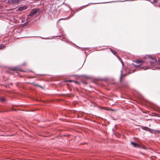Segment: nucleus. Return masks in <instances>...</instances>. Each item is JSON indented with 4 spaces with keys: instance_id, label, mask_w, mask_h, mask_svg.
I'll use <instances>...</instances> for the list:
<instances>
[{
    "instance_id": "f257e3e1",
    "label": "nucleus",
    "mask_w": 160,
    "mask_h": 160,
    "mask_svg": "<svg viewBox=\"0 0 160 160\" xmlns=\"http://www.w3.org/2000/svg\"><path fill=\"white\" fill-rule=\"evenodd\" d=\"M40 12V9L37 8L36 9H33L31 10V11L29 14L28 16L32 17L34 16H36L38 15Z\"/></svg>"
},
{
    "instance_id": "f03ea898",
    "label": "nucleus",
    "mask_w": 160,
    "mask_h": 160,
    "mask_svg": "<svg viewBox=\"0 0 160 160\" xmlns=\"http://www.w3.org/2000/svg\"><path fill=\"white\" fill-rule=\"evenodd\" d=\"M146 58H148V59H151V60H150L151 64L152 66H154L157 63V60L156 59L153 58L150 55H147L146 56Z\"/></svg>"
},
{
    "instance_id": "7ed1b4c3",
    "label": "nucleus",
    "mask_w": 160,
    "mask_h": 160,
    "mask_svg": "<svg viewBox=\"0 0 160 160\" xmlns=\"http://www.w3.org/2000/svg\"><path fill=\"white\" fill-rule=\"evenodd\" d=\"M22 0H11L9 2L12 4H18Z\"/></svg>"
},
{
    "instance_id": "20e7f679",
    "label": "nucleus",
    "mask_w": 160,
    "mask_h": 160,
    "mask_svg": "<svg viewBox=\"0 0 160 160\" xmlns=\"http://www.w3.org/2000/svg\"><path fill=\"white\" fill-rule=\"evenodd\" d=\"M28 8V7L27 6H23L19 7L18 8V10L19 11H22L23 10H25Z\"/></svg>"
},
{
    "instance_id": "39448f33",
    "label": "nucleus",
    "mask_w": 160,
    "mask_h": 160,
    "mask_svg": "<svg viewBox=\"0 0 160 160\" xmlns=\"http://www.w3.org/2000/svg\"><path fill=\"white\" fill-rule=\"evenodd\" d=\"M142 60H137L135 61V63L136 64V65L137 66H141L142 63Z\"/></svg>"
},
{
    "instance_id": "423d86ee",
    "label": "nucleus",
    "mask_w": 160,
    "mask_h": 160,
    "mask_svg": "<svg viewBox=\"0 0 160 160\" xmlns=\"http://www.w3.org/2000/svg\"><path fill=\"white\" fill-rule=\"evenodd\" d=\"M131 143L135 147H137L138 148H140V145L136 143L132 142H131Z\"/></svg>"
},
{
    "instance_id": "0eeeda50",
    "label": "nucleus",
    "mask_w": 160,
    "mask_h": 160,
    "mask_svg": "<svg viewBox=\"0 0 160 160\" xmlns=\"http://www.w3.org/2000/svg\"><path fill=\"white\" fill-rule=\"evenodd\" d=\"M110 51H111V52L112 53H113V54H114V55H115L116 56V54H117V53L114 50H113V49H110Z\"/></svg>"
},
{
    "instance_id": "6e6552de",
    "label": "nucleus",
    "mask_w": 160,
    "mask_h": 160,
    "mask_svg": "<svg viewBox=\"0 0 160 160\" xmlns=\"http://www.w3.org/2000/svg\"><path fill=\"white\" fill-rule=\"evenodd\" d=\"M0 101L2 102H4L5 101V99L3 97H0Z\"/></svg>"
},
{
    "instance_id": "1a4fd4ad",
    "label": "nucleus",
    "mask_w": 160,
    "mask_h": 160,
    "mask_svg": "<svg viewBox=\"0 0 160 160\" xmlns=\"http://www.w3.org/2000/svg\"><path fill=\"white\" fill-rule=\"evenodd\" d=\"M122 71L121 70V75H120V79H119V81H120V82H121V81H122Z\"/></svg>"
},
{
    "instance_id": "9d476101",
    "label": "nucleus",
    "mask_w": 160,
    "mask_h": 160,
    "mask_svg": "<svg viewBox=\"0 0 160 160\" xmlns=\"http://www.w3.org/2000/svg\"><path fill=\"white\" fill-rule=\"evenodd\" d=\"M5 47L4 45H1L0 47V49H2L4 48Z\"/></svg>"
},
{
    "instance_id": "9b49d317",
    "label": "nucleus",
    "mask_w": 160,
    "mask_h": 160,
    "mask_svg": "<svg viewBox=\"0 0 160 160\" xmlns=\"http://www.w3.org/2000/svg\"><path fill=\"white\" fill-rule=\"evenodd\" d=\"M30 84H32V85H34L35 86H39V85H36V84H34V82H32V83H30Z\"/></svg>"
},
{
    "instance_id": "f8f14e48",
    "label": "nucleus",
    "mask_w": 160,
    "mask_h": 160,
    "mask_svg": "<svg viewBox=\"0 0 160 160\" xmlns=\"http://www.w3.org/2000/svg\"><path fill=\"white\" fill-rule=\"evenodd\" d=\"M12 70H17V68L15 67Z\"/></svg>"
},
{
    "instance_id": "ddd939ff",
    "label": "nucleus",
    "mask_w": 160,
    "mask_h": 160,
    "mask_svg": "<svg viewBox=\"0 0 160 160\" xmlns=\"http://www.w3.org/2000/svg\"><path fill=\"white\" fill-rule=\"evenodd\" d=\"M158 64H160V58L158 59Z\"/></svg>"
},
{
    "instance_id": "4468645a",
    "label": "nucleus",
    "mask_w": 160,
    "mask_h": 160,
    "mask_svg": "<svg viewBox=\"0 0 160 160\" xmlns=\"http://www.w3.org/2000/svg\"><path fill=\"white\" fill-rule=\"evenodd\" d=\"M100 3H92V4H96Z\"/></svg>"
},
{
    "instance_id": "2eb2a0df",
    "label": "nucleus",
    "mask_w": 160,
    "mask_h": 160,
    "mask_svg": "<svg viewBox=\"0 0 160 160\" xmlns=\"http://www.w3.org/2000/svg\"><path fill=\"white\" fill-rule=\"evenodd\" d=\"M143 68H144V69H145V70L147 69L146 68H144V67H143Z\"/></svg>"
},
{
    "instance_id": "dca6fc26",
    "label": "nucleus",
    "mask_w": 160,
    "mask_h": 160,
    "mask_svg": "<svg viewBox=\"0 0 160 160\" xmlns=\"http://www.w3.org/2000/svg\"><path fill=\"white\" fill-rule=\"evenodd\" d=\"M88 4H87V5H86L84 6H88Z\"/></svg>"
},
{
    "instance_id": "f3484780",
    "label": "nucleus",
    "mask_w": 160,
    "mask_h": 160,
    "mask_svg": "<svg viewBox=\"0 0 160 160\" xmlns=\"http://www.w3.org/2000/svg\"><path fill=\"white\" fill-rule=\"evenodd\" d=\"M62 19H63L62 18H61V19H60L59 20H62Z\"/></svg>"
}]
</instances>
